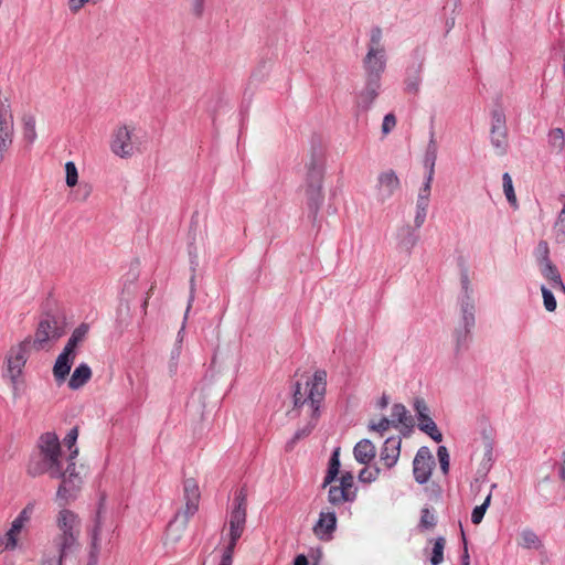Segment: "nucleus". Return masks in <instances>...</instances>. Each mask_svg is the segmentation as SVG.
<instances>
[{"label": "nucleus", "instance_id": "1", "mask_svg": "<svg viewBox=\"0 0 565 565\" xmlns=\"http://www.w3.org/2000/svg\"><path fill=\"white\" fill-rule=\"evenodd\" d=\"M26 472L33 478L47 475L51 479H58L61 482L56 490V500L61 505H66L75 500L83 484L79 471H77V480L64 484V482H68V468L61 440L54 431L40 435L30 457Z\"/></svg>", "mask_w": 565, "mask_h": 565}, {"label": "nucleus", "instance_id": "2", "mask_svg": "<svg viewBox=\"0 0 565 565\" xmlns=\"http://www.w3.org/2000/svg\"><path fill=\"white\" fill-rule=\"evenodd\" d=\"M326 391L327 372L324 370H317L312 377L306 381L303 386L300 382L295 383L292 395L294 406L296 408H301L307 405L309 407L310 419L303 428H300L295 433L294 437L288 444L289 446L310 435V433L317 426L318 419L320 417L321 404L324 401Z\"/></svg>", "mask_w": 565, "mask_h": 565}, {"label": "nucleus", "instance_id": "3", "mask_svg": "<svg viewBox=\"0 0 565 565\" xmlns=\"http://www.w3.org/2000/svg\"><path fill=\"white\" fill-rule=\"evenodd\" d=\"M58 533L53 543L62 556H70L79 548L81 518L74 511L63 508L55 519Z\"/></svg>", "mask_w": 565, "mask_h": 565}, {"label": "nucleus", "instance_id": "4", "mask_svg": "<svg viewBox=\"0 0 565 565\" xmlns=\"http://www.w3.org/2000/svg\"><path fill=\"white\" fill-rule=\"evenodd\" d=\"M113 533L114 525L106 518V495L102 493L93 524L87 530L89 539L88 565H97L102 545L104 542H110Z\"/></svg>", "mask_w": 565, "mask_h": 565}, {"label": "nucleus", "instance_id": "5", "mask_svg": "<svg viewBox=\"0 0 565 565\" xmlns=\"http://www.w3.org/2000/svg\"><path fill=\"white\" fill-rule=\"evenodd\" d=\"M65 318L61 315L45 313L39 321L33 347L36 350H44L51 342L57 341L65 334Z\"/></svg>", "mask_w": 565, "mask_h": 565}, {"label": "nucleus", "instance_id": "6", "mask_svg": "<svg viewBox=\"0 0 565 565\" xmlns=\"http://www.w3.org/2000/svg\"><path fill=\"white\" fill-rule=\"evenodd\" d=\"M200 498L201 494L198 482L192 478L185 479L183 482L185 508L183 511H179L169 523L167 529L168 535H172L175 530H183L186 526L189 519L193 516L199 509Z\"/></svg>", "mask_w": 565, "mask_h": 565}, {"label": "nucleus", "instance_id": "7", "mask_svg": "<svg viewBox=\"0 0 565 565\" xmlns=\"http://www.w3.org/2000/svg\"><path fill=\"white\" fill-rule=\"evenodd\" d=\"M247 495L244 489H239L234 497V507L228 518L227 544L236 545L242 537L247 518Z\"/></svg>", "mask_w": 565, "mask_h": 565}, {"label": "nucleus", "instance_id": "8", "mask_svg": "<svg viewBox=\"0 0 565 565\" xmlns=\"http://www.w3.org/2000/svg\"><path fill=\"white\" fill-rule=\"evenodd\" d=\"M380 38H371L367 44V52L363 60L365 77L381 79L386 68V50Z\"/></svg>", "mask_w": 565, "mask_h": 565}, {"label": "nucleus", "instance_id": "9", "mask_svg": "<svg viewBox=\"0 0 565 565\" xmlns=\"http://www.w3.org/2000/svg\"><path fill=\"white\" fill-rule=\"evenodd\" d=\"M308 207L313 216L317 215L323 200L322 195V171L315 161H311L307 173Z\"/></svg>", "mask_w": 565, "mask_h": 565}, {"label": "nucleus", "instance_id": "10", "mask_svg": "<svg viewBox=\"0 0 565 565\" xmlns=\"http://www.w3.org/2000/svg\"><path fill=\"white\" fill-rule=\"evenodd\" d=\"M13 135L14 126L10 102L7 97L0 96V163L13 142Z\"/></svg>", "mask_w": 565, "mask_h": 565}, {"label": "nucleus", "instance_id": "11", "mask_svg": "<svg viewBox=\"0 0 565 565\" xmlns=\"http://www.w3.org/2000/svg\"><path fill=\"white\" fill-rule=\"evenodd\" d=\"M132 131L134 128L126 125L114 130L110 141V150L114 154L120 158H130L134 154Z\"/></svg>", "mask_w": 565, "mask_h": 565}, {"label": "nucleus", "instance_id": "12", "mask_svg": "<svg viewBox=\"0 0 565 565\" xmlns=\"http://www.w3.org/2000/svg\"><path fill=\"white\" fill-rule=\"evenodd\" d=\"M434 465V457L429 448L420 447L413 460V475L417 483L425 484L428 482Z\"/></svg>", "mask_w": 565, "mask_h": 565}, {"label": "nucleus", "instance_id": "13", "mask_svg": "<svg viewBox=\"0 0 565 565\" xmlns=\"http://www.w3.org/2000/svg\"><path fill=\"white\" fill-rule=\"evenodd\" d=\"M401 181L394 170H386L379 174L375 185V199L379 203L390 200L399 189Z\"/></svg>", "mask_w": 565, "mask_h": 565}, {"label": "nucleus", "instance_id": "14", "mask_svg": "<svg viewBox=\"0 0 565 565\" xmlns=\"http://www.w3.org/2000/svg\"><path fill=\"white\" fill-rule=\"evenodd\" d=\"M77 438H78V427L74 426L68 430L66 436L63 439V445L67 449V454L65 455V462L67 463L68 468V482L73 483L75 480H77V465L76 459L79 454V449L77 447Z\"/></svg>", "mask_w": 565, "mask_h": 565}, {"label": "nucleus", "instance_id": "15", "mask_svg": "<svg viewBox=\"0 0 565 565\" xmlns=\"http://www.w3.org/2000/svg\"><path fill=\"white\" fill-rule=\"evenodd\" d=\"M337 527V515L334 511H321L319 519L313 525V533L320 540H330Z\"/></svg>", "mask_w": 565, "mask_h": 565}, {"label": "nucleus", "instance_id": "16", "mask_svg": "<svg viewBox=\"0 0 565 565\" xmlns=\"http://www.w3.org/2000/svg\"><path fill=\"white\" fill-rule=\"evenodd\" d=\"M30 343L26 339L13 351L12 355L8 358V373L13 384L17 383L18 377L22 372V367L26 361L25 347Z\"/></svg>", "mask_w": 565, "mask_h": 565}, {"label": "nucleus", "instance_id": "17", "mask_svg": "<svg viewBox=\"0 0 565 565\" xmlns=\"http://www.w3.org/2000/svg\"><path fill=\"white\" fill-rule=\"evenodd\" d=\"M381 89V79L365 77L364 88L358 95V107L362 110H369L379 96Z\"/></svg>", "mask_w": 565, "mask_h": 565}, {"label": "nucleus", "instance_id": "18", "mask_svg": "<svg viewBox=\"0 0 565 565\" xmlns=\"http://www.w3.org/2000/svg\"><path fill=\"white\" fill-rule=\"evenodd\" d=\"M401 437H388L384 441V445L380 452V459L384 462L387 469L393 468L401 455Z\"/></svg>", "mask_w": 565, "mask_h": 565}, {"label": "nucleus", "instance_id": "19", "mask_svg": "<svg viewBox=\"0 0 565 565\" xmlns=\"http://www.w3.org/2000/svg\"><path fill=\"white\" fill-rule=\"evenodd\" d=\"M418 230L419 228H416L415 225L411 226L409 224H405L397 230V247L407 253V255L412 254L413 248L419 239Z\"/></svg>", "mask_w": 565, "mask_h": 565}, {"label": "nucleus", "instance_id": "20", "mask_svg": "<svg viewBox=\"0 0 565 565\" xmlns=\"http://www.w3.org/2000/svg\"><path fill=\"white\" fill-rule=\"evenodd\" d=\"M472 328L457 326L452 332L454 352L458 358L466 353L472 342Z\"/></svg>", "mask_w": 565, "mask_h": 565}, {"label": "nucleus", "instance_id": "21", "mask_svg": "<svg viewBox=\"0 0 565 565\" xmlns=\"http://www.w3.org/2000/svg\"><path fill=\"white\" fill-rule=\"evenodd\" d=\"M460 321L458 326L475 329L476 327V305L472 297L460 296Z\"/></svg>", "mask_w": 565, "mask_h": 565}, {"label": "nucleus", "instance_id": "22", "mask_svg": "<svg viewBox=\"0 0 565 565\" xmlns=\"http://www.w3.org/2000/svg\"><path fill=\"white\" fill-rule=\"evenodd\" d=\"M75 355L63 350L56 358L53 366V375L57 383L65 381L74 363Z\"/></svg>", "mask_w": 565, "mask_h": 565}, {"label": "nucleus", "instance_id": "23", "mask_svg": "<svg viewBox=\"0 0 565 565\" xmlns=\"http://www.w3.org/2000/svg\"><path fill=\"white\" fill-rule=\"evenodd\" d=\"M354 459L362 465H369L376 456V447L370 439L358 441L353 448Z\"/></svg>", "mask_w": 565, "mask_h": 565}, {"label": "nucleus", "instance_id": "24", "mask_svg": "<svg viewBox=\"0 0 565 565\" xmlns=\"http://www.w3.org/2000/svg\"><path fill=\"white\" fill-rule=\"evenodd\" d=\"M90 376L92 370L89 365L86 363H81L73 371L71 379L68 381V387L72 390H78L89 381Z\"/></svg>", "mask_w": 565, "mask_h": 565}, {"label": "nucleus", "instance_id": "25", "mask_svg": "<svg viewBox=\"0 0 565 565\" xmlns=\"http://www.w3.org/2000/svg\"><path fill=\"white\" fill-rule=\"evenodd\" d=\"M356 499V492H347L339 486H330L328 491V502L332 505H340L345 502H353Z\"/></svg>", "mask_w": 565, "mask_h": 565}, {"label": "nucleus", "instance_id": "26", "mask_svg": "<svg viewBox=\"0 0 565 565\" xmlns=\"http://www.w3.org/2000/svg\"><path fill=\"white\" fill-rule=\"evenodd\" d=\"M392 426L397 428L398 425H403L407 428L413 426V418L408 414L407 408L399 403H396L392 407L391 414Z\"/></svg>", "mask_w": 565, "mask_h": 565}, {"label": "nucleus", "instance_id": "27", "mask_svg": "<svg viewBox=\"0 0 565 565\" xmlns=\"http://www.w3.org/2000/svg\"><path fill=\"white\" fill-rule=\"evenodd\" d=\"M437 143L435 140V134L431 130L429 136V141L424 156V167L427 170L426 174L434 175L435 174V164L437 160Z\"/></svg>", "mask_w": 565, "mask_h": 565}, {"label": "nucleus", "instance_id": "28", "mask_svg": "<svg viewBox=\"0 0 565 565\" xmlns=\"http://www.w3.org/2000/svg\"><path fill=\"white\" fill-rule=\"evenodd\" d=\"M35 501H30L19 512V514L11 522V527L17 530V532L21 533L23 527L31 521L32 515L35 510Z\"/></svg>", "mask_w": 565, "mask_h": 565}, {"label": "nucleus", "instance_id": "29", "mask_svg": "<svg viewBox=\"0 0 565 565\" xmlns=\"http://www.w3.org/2000/svg\"><path fill=\"white\" fill-rule=\"evenodd\" d=\"M88 331L89 326L87 323H81L74 329L63 350L75 355L77 345L85 340Z\"/></svg>", "mask_w": 565, "mask_h": 565}, {"label": "nucleus", "instance_id": "30", "mask_svg": "<svg viewBox=\"0 0 565 565\" xmlns=\"http://www.w3.org/2000/svg\"><path fill=\"white\" fill-rule=\"evenodd\" d=\"M540 268L541 274L551 281L553 288H561L565 291V285L562 281L561 274L552 262L541 264Z\"/></svg>", "mask_w": 565, "mask_h": 565}, {"label": "nucleus", "instance_id": "31", "mask_svg": "<svg viewBox=\"0 0 565 565\" xmlns=\"http://www.w3.org/2000/svg\"><path fill=\"white\" fill-rule=\"evenodd\" d=\"M340 467H341V462H340V458H339V448H338L332 452V456L329 460L328 470L324 476L323 482L321 484V487L323 489L327 488L328 486H330L335 480V478L340 471Z\"/></svg>", "mask_w": 565, "mask_h": 565}, {"label": "nucleus", "instance_id": "32", "mask_svg": "<svg viewBox=\"0 0 565 565\" xmlns=\"http://www.w3.org/2000/svg\"><path fill=\"white\" fill-rule=\"evenodd\" d=\"M491 145L499 156L507 153L508 149V129H491Z\"/></svg>", "mask_w": 565, "mask_h": 565}, {"label": "nucleus", "instance_id": "33", "mask_svg": "<svg viewBox=\"0 0 565 565\" xmlns=\"http://www.w3.org/2000/svg\"><path fill=\"white\" fill-rule=\"evenodd\" d=\"M418 428L427 434L434 441L440 443L443 440V434L430 416L420 420L418 423Z\"/></svg>", "mask_w": 565, "mask_h": 565}, {"label": "nucleus", "instance_id": "34", "mask_svg": "<svg viewBox=\"0 0 565 565\" xmlns=\"http://www.w3.org/2000/svg\"><path fill=\"white\" fill-rule=\"evenodd\" d=\"M420 72H422L420 65L408 71L407 78L405 81V89L408 93L416 94L419 90V86H420V82H422Z\"/></svg>", "mask_w": 565, "mask_h": 565}, {"label": "nucleus", "instance_id": "35", "mask_svg": "<svg viewBox=\"0 0 565 565\" xmlns=\"http://www.w3.org/2000/svg\"><path fill=\"white\" fill-rule=\"evenodd\" d=\"M502 186H503L504 195H505L508 202L510 203V205L513 209H518L519 203H518V199H516V195L514 192L512 178L509 172H504L502 175Z\"/></svg>", "mask_w": 565, "mask_h": 565}, {"label": "nucleus", "instance_id": "36", "mask_svg": "<svg viewBox=\"0 0 565 565\" xmlns=\"http://www.w3.org/2000/svg\"><path fill=\"white\" fill-rule=\"evenodd\" d=\"M23 121V138L29 142L33 143L36 140V130H35V118L33 115H24L22 118Z\"/></svg>", "mask_w": 565, "mask_h": 565}, {"label": "nucleus", "instance_id": "37", "mask_svg": "<svg viewBox=\"0 0 565 565\" xmlns=\"http://www.w3.org/2000/svg\"><path fill=\"white\" fill-rule=\"evenodd\" d=\"M436 524H437V520H436L434 512L427 507L423 508L420 511V520L418 523V529L420 531H426V530L434 529L436 526Z\"/></svg>", "mask_w": 565, "mask_h": 565}, {"label": "nucleus", "instance_id": "38", "mask_svg": "<svg viewBox=\"0 0 565 565\" xmlns=\"http://www.w3.org/2000/svg\"><path fill=\"white\" fill-rule=\"evenodd\" d=\"M446 545V540L443 536H439L434 540V546L430 557L431 565H439L444 561V550Z\"/></svg>", "mask_w": 565, "mask_h": 565}, {"label": "nucleus", "instance_id": "39", "mask_svg": "<svg viewBox=\"0 0 565 565\" xmlns=\"http://www.w3.org/2000/svg\"><path fill=\"white\" fill-rule=\"evenodd\" d=\"M429 202L416 200V212L414 217V224L416 228H420L427 216V210H428Z\"/></svg>", "mask_w": 565, "mask_h": 565}, {"label": "nucleus", "instance_id": "40", "mask_svg": "<svg viewBox=\"0 0 565 565\" xmlns=\"http://www.w3.org/2000/svg\"><path fill=\"white\" fill-rule=\"evenodd\" d=\"M522 543L524 548H537L541 544L536 533L530 529L523 530L521 533Z\"/></svg>", "mask_w": 565, "mask_h": 565}, {"label": "nucleus", "instance_id": "41", "mask_svg": "<svg viewBox=\"0 0 565 565\" xmlns=\"http://www.w3.org/2000/svg\"><path fill=\"white\" fill-rule=\"evenodd\" d=\"M194 300V277L191 278V292H190V299H189V303H188V308H186V311H185V315H184V319H183V323H182V327L180 328V330L178 331V334H177V339H175V343L174 344H180L182 345L183 344V340H184V335H185V321H186V318H188V312L191 308V303L192 301Z\"/></svg>", "mask_w": 565, "mask_h": 565}, {"label": "nucleus", "instance_id": "42", "mask_svg": "<svg viewBox=\"0 0 565 565\" xmlns=\"http://www.w3.org/2000/svg\"><path fill=\"white\" fill-rule=\"evenodd\" d=\"M491 129H507L505 114L502 108H494L491 113Z\"/></svg>", "mask_w": 565, "mask_h": 565}, {"label": "nucleus", "instance_id": "43", "mask_svg": "<svg viewBox=\"0 0 565 565\" xmlns=\"http://www.w3.org/2000/svg\"><path fill=\"white\" fill-rule=\"evenodd\" d=\"M413 407L418 419V423L424 418H428L430 416L429 407L427 406L424 398L416 397L413 403Z\"/></svg>", "mask_w": 565, "mask_h": 565}, {"label": "nucleus", "instance_id": "44", "mask_svg": "<svg viewBox=\"0 0 565 565\" xmlns=\"http://www.w3.org/2000/svg\"><path fill=\"white\" fill-rule=\"evenodd\" d=\"M380 472H381V470L377 467H373V468L365 467L360 471L358 478H359V481L362 483H371L379 478Z\"/></svg>", "mask_w": 565, "mask_h": 565}, {"label": "nucleus", "instance_id": "45", "mask_svg": "<svg viewBox=\"0 0 565 565\" xmlns=\"http://www.w3.org/2000/svg\"><path fill=\"white\" fill-rule=\"evenodd\" d=\"M541 291H542V296H543L544 308L548 312L555 311V309L557 307V302H556L554 294L544 285L541 286Z\"/></svg>", "mask_w": 565, "mask_h": 565}, {"label": "nucleus", "instance_id": "46", "mask_svg": "<svg viewBox=\"0 0 565 565\" xmlns=\"http://www.w3.org/2000/svg\"><path fill=\"white\" fill-rule=\"evenodd\" d=\"M535 257L539 263V265L551 262L550 259V247L547 242L540 241L536 249H535Z\"/></svg>", "mask_w": 565, "mask_h": 565}, {"label": "nucleus", "instance_id": "47", "mask_svg": "<svg viewBox=\"0 0 565 565\" xmlns=\"http://www.w3.org/2000/svg\"><path fill=\"white\" fill-rule=\"evenodd\" d=\"M65 172H66V179H65L66 184L68 186L76 185V183L78 181V172H77V168L73 161H67L65 163Z\"/></svg>", "mask_w": 565, "mask_h": 565}, {"label": "nucleus", "instance_id": "48", "mask_svg": "<svg viewBox=\"0 0 565 565\" xmlns=\"http://www.w3.org/2000/svg\"><path fill=\"white\" fill-rule=\"evenodd\" d=\"M437 457L439 460L440 469L444 475L449 471V452L445 446H439L437 449Z\"/></svg>", "mask_w": 565, "mask_h": 565}, {"label": "nucleus", "instance_id": "49", "mask_svg": "<svg viewBox=\"0 0 565 565\" xmlns=\"http://www.w3.org/2000/svg\"><path fill=\"white\" fill-rule=\"evenodd\" d=\"M392 426V420L387 417H382L379 423L371 422L367 428L372 431L379 433L381 436Z\"/></svg>", "mask_w": 565, "mask_h": 565}, {"label": "nucleus", "instance_id": "50", "mask_svg": "<svg viewBox=\"0 0 565 565\" xmlns=\"http://www.w3.org/2000/svg\"><path fill=\"white\" fill-rule=\"evenodd\" d=\"M433 180H434V175L426 174L425 182H424L423 186L419 189L417 200L429 202Z\"/></svg>", "mask_w": 565, "mask_h": 565}, {"label": "nucleus", "instance_id": "51", "mask_svg": "<svg viewBox=\"0 0 565 565\" xmlns=\"http://www.w3.org/2000/svg\"><path fill=\"white\" fill-rule=\"evenodd\" d=\"M181 352H182V345L174 344L173 349L171 350L170 361H169V371L171 374L177 373L178 361L180 359Z\"/></svg>", "mask_w": 565, "mask_h": 565}, {"label": "nucleus", "instance_id": "52", "mask_svg": "<svg viewBox=\"0 0 565 565\" xmlns=\"http://www.w3.org/2000/svg\"><path fill=\"white\" fill-rule=\"evenodd\" d=\"M548 141L553 146H564L565 135L562 128H553L548 132Z\"/></svg>", "mask_w": 565, "mask_h": 565}, {"label": "nucleus", "instance_id": "53", "mask_svg": "<svg viewBox=\"0 0 565 565\" xmlns=\"http://www.w3.org/2000/svg\"><path fill=\"white\" fill-rule=\"evenodd\" d=\"M553 230L558 242L565 238V216L558 214Z\"/></svg>", "mask_w": 565, "mask_h": 565}, {"label": "nucleus", "instance_id": "54", "mask_svg": "<svg viewBox=\"0 0 565 565\" xmlns=\"http://www.w3.org/2000/svg\"><path fill=\"white\" fill-rule=\"evenodd\" d=\"M353 484H354V477L351 472H344L341 478H340V486L341 488H343L344 490H347V492H356L354 489H353Z\"/></svg>", "mask_w": 565, "mask_h": 565}, {"label": "nucleus", "instance_id": "55", "mask_svg": "<svg viewBox=\"0 0 565 565\" xmlns=\"http://www.w3.org/2000/svg\"><path fill=\"white\" fill-rule=\"evenodd\" d=\"M396 126V117L394 114L390 113L384 116L383 122H382V132L384 135L390 134L394 127Z\"/></svg>", "mask_w": 565, "mask_h": 565}, {"label": "nucleus", "instance_id": "56", "mask_svg": "<svg viewBox=\"0 0 565 565\" xmlns=\"http://www.w3.org/2000/svg\"><path fill=\"white\" fill-rule=\"evenodd\" d=\"M235 547L236 545L226 544L218 565H232Z\"/></svg>", "mask_w": 565, "mask_h": 565}, {"label": "nucleus", "instance_id": "57", "mask_svg": "<svg viewBox=\"0 0 565 565\" xmlns=\"http://www.w3.org/2000/svg\"><path fill=\"white\" fill-rule=\"evenodd\" d=\"M486 505H477L475 507V509L472 510V513H471V522L473 524H479L483 516H484V513H486Z\"/></svg>", "mask_w": 565, "mask_h": 565}, {"label": "nucleus", "instance_id": "58", "mask_svg": "<svg viewBox=\"0 0 565 565\" xmlns=\"http://www.w3.org/2000/svg\"><path fill=\"white\" fill-rule=\"evenodd\" d=\"M460 282H461V289H462L461 296L472 297V289L470 286V280H469L467 271H463L461 274Z\"/></svg>", "mask_w": 565, "mask_h": 565}, {"label": "nucleus", "instance_id": "59", "mask_svg": "<svg viewBox=\"0 0 565 565\" xmlns=\"http://www.w3.org/2000/svg\"><path fill=\"white\" fill-rule=\"evenodd\" d=\"M99 0H68V7L72 12L79 11L86 3H97Z\"/></svg>", "mask_w": 565, "mask_h": 565}, {"label": "nucleus", "instance_id": "60", "mask_svg": "<svg viewBox=\"0 0 565 565\" xmlns=\"http://www.w3.org/2000/svg\"><path fill=\"white\" fill-rule=\"evenodd\" d=\"M68 556H62L61 553L57 552L56 556L46 557L42 561L41 565H62L63 561Z\"/></svg>", "mask_w": 565, "mask_h": 565}, {"label": "nucleus", "instance_id": "61", "mask_svg": "<svg viewBox=\"0 0 565 565\" xmlns=\"http://www.w3.org/2000/svg\"><path fill=\"white\" fill-rule=\"evenodd\" d=\"M17 546L10 542V540L4 536V534L0 535V554L7 551H14Z\"/></svg>", "mask_w": 565, "mask_h": 565}, {"label": "nucleus", "instance_id": "62", "mask_svg": "<svg viewBox=\"0 0 565 565\" xmlns=\"http://www.w3.org/2000/svg\"><path fill=\"white\" fill-rule=\"evenodd\" d=\"M205 0H192L191 10L196 17L202 15Z\"/></svg>", "mask_w": 565, "mask_h": 565}, {"label": "nucleus", "instance_id": "63", "mask_svg": "<svg viewBox=\"0 0 565 565\" xmlns=\"http://www.w3.org/2000/svg\"><path fill=\"white\" fill-rule=\"evenodd\" d=\"M19 532H17V530L12 529L11 526L9 527V530L4 533V536H7L8 540H10V542H12V544H14L17 547L19 546Z\"/></svg>", "mask_w": 565, "mask_h": 565}, {"label": "nucleus", "instance_id": "64", "mask_svg": "<svg viewBox=\"0 0 565 565\" xmlns=\"http://www.w3.org/2000/svg\"><path fill=\"white\" fill-rule=\"evenodd\" d=\"M78 193L81 194L83 200H86L92 193V186L89 184H84L78 188Z\"/></svg>", "mask_w": 565, "mask_h": 565}]
</instances>
